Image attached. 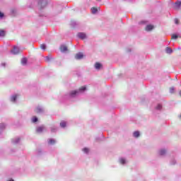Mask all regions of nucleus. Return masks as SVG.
<instances>
[{"label": "nucleus", "mask_w": 181, "mask_h": 181, "mask_svg": "<svg viewBox=\"0 0 181 181\" xmlns=\"http://www.w3.org/2000/svg\"><path fill=\"white\" fill-rule=\"evenodd\" d=\"M86 90H87V88H86V86H82L78 90H72L69 94L65 95L64 98V100H70V98H74L75 97H77L78 94L84 93Z\"/></svg>", "instance_id": "nucleus-1"}, {"label": "nucleus", "mask_w": 181, "mask_h": 181, "mask_svg": "<svg viewBox=\"0 0 181 181\" xmlns=\"http://www.w3.org/2000/svg\"><path fill=\"white\" fill-rule=\"evenodd\" d=\"M47 5V0H38V8L40 9H43V8H46Z\"/></svg>", "instance_id": "nucleus-2"}, {"label": "nucleus", "mask_w": 181, "mask_h": 181, "mask_svg": "<svg viewBox=\"0 0 181 181\" xmlns=\"http://www.w3.org/2000/svg\"><path fill=\"white\" fill-rule=\"evenodd\" d=\"M45 129H46V127L45 126H40L38 127H37L36 129V132H37V134H42V132H43V131H45Z\"/></svg>", "instance_id": "nucleus-3"}, {"label": "nucleus", "mask_w": 181, "mask_h": 181, "mask_svg": "<svg viewBox=\"0 0 181 181\" xmlns=\"http://www.w3.org/2000/svg\"><path fill=\"white\" fill-rule=\"evenodd\" d=\"M45 112V109H43V107L38 106L35 108V112H37V114H42Z\"/></svg>", "instance_id": "nucleus-4"}, {"label": "nucleus", "mask_w": 181, "mask_h": 181, "mask_svg": "<svg viewBox=\"0 0 181 181\" xmlns=\"http://www.w3.org/2000/svg\"><path fill=\"white\" fill-rule=\"evenodd\" d=\"M77 36L78 37H79V39H81L82 40L87 38V35L84 33H78L77 34Z\"/></svg>", "instance_id": "nucleus-5"}, {"label": "nucleus", "mask_w": 181, "mask_h": 181, "mask_svg": "<svg viewBox=\"0 0 181 181\" xmlns=\"http://www.w3.org/2000/svg\"><path fill=\"white\" fill-rule=\"evenodd\" d=\"M19 52V47H18L17 46H14L13 49L11 50V53H13V54H18Z\"/></svg>", "instance_id": "nucleus-6"}, {"label": "nucleus", "mask_w": 181, "mask_h": 181, "mask_svg": "<svg viewBox=\"0 0 181 181\" xmlns=\"http://www.w3.org/2000/svg\"><path fill=\"white\" fill-rule=\"evenodd\" d=\"M18 94L12 95L10 98L11 103H16V100H18Z\"/></svg>", "instance_id": "nucleus-7"}, {"label": "nucleus", "mask_w": 181, "mask_h": 181, "mask_svg": "<svg viewBox=\"0 0 181 181\" xmlns=\"http://www.w3.org/2000/svg\"><path fill=\"white\" fill-rule=\"evenodd\" d=\"M11 142L13 144V145H18V144L21 142V138L16 137L11 140Z\"/></svg>", "instance_id": "nucleus-8"}, {"label": "nucleus", "mask_w": 181, "mask_h": 181, "mask_svg": "<svg viewBox=\"0 0 181 181\" xmlns=\"http://www.w3.org/2000/svg\"><path fill=\"white\" fill-rule=\"evenodd\" d=\"M155 28V27L152 25H147L145 28V30H146V32H151V30H153V29Z\"/></svg>", "instance_id": "nucleus-9"}, {"label": "nucleus", "mask_w": 181, "mask_h": 181, "mask_svg": "<svg viewBox=\"0 0 181 181\" xmlns=\"http://www.w3.org/2000/svg\"><path fill=\"white\" fill-rule=\"evenodd\" d=\"M83 57L84 55H83V53L79 52L75 55V59L76 60H81V59H83Z\"/></svg>", "instance_id": "nucleus-10"}, {"label": "nucleus", "mask_w": 181, "mask_h": 181, "mask_svg": "<svg viewBox=\"0 0 181 181\" xmlns=\"http://www.w3.org/2000/svg\"><path fill=\"white\" fill-rule=\"evenodd\" d=\"M158 153L160 156H165L166 155V149L161 148L159 150Z\"/></svg>", "instance_id": "nucleus-11"}, {"label": "nucleus", "mask_w": 181, "mask_h": 181, "mask_svg": "<svg viewBox=\"0 0 181 181\" xmlns=\"http://www.w3.org/2000/svg\"><path fill=\"white\" fill-rule=\"evenodd\" d=\"M60 50L62 53H66V52H67V47H66V45H62L60 47Z\"/></svg>", "instance_id": "nucleus-12"}, {"label": "nucleus", "mask_w": 181, "mask_h": 181, "mask_svg": "<svg viewBox=\"0 0 181 181\" xmlns=\"http://www.w3.org/2000/svg\"><path fill=\"white\" fill-rule=\"evenodd\" d=\"M119 162L121 165H126L127 163V159H125L124 158H119Z\"/></svg>", "instance_id": "nucleus-13"}, {"label": "nucleus", "mask_w": 181, "mask_h": 181, "mask_svg": "<svg viewBox=\"0 0 181 181\" xmlns=\"http://www.w3.org/2000/svg\"><path fill=\"white\" fill-rule=\"evenodd\" d=\"M180 6H181V2L180 1L175 2V4H174L175 9H180Z\"/></svg>", "instance_id": "nucleus-14"}, {"label": "nucleus", "mask_w": 181, "mask_h": 181, "mask_svg": "<svg viewBox=\"0 0 181 181\" xmlns=\"http://www.w3.org/2000/svg\"><path fill=\"white\" fill-rule=\"evenodd\" d=\"M165 53H167L168 54H172V53H173V50L172 49V48L167 47L165 48Z\"/></svg>", "instance_id": "nucleus-15"}, {"label": "nucleus", "mask_w": 181, "mask_h": 181, "mask_svg": "<svg viewBox=\"0 0 181 181\" xmlns=\"http://www.w3.org/2000/svg\"><path fill=\"white\" fill-rule=\"evenodd\" d=\"M101 67H103V65H102L100 63L96 62V63L95 64V69L96 70H100V69H101Z\"/></svg>", "instance_id": "nucleus-16"}, {"label": "nucleus", "mask_w": 181, "mask_h": 181, "mask_svg": "<svg viewBox=\"0 0 181 181\" xmlns=\"http://www.w3.org/2000/svg\"><path fill=\"white\" fill-rule=\"evenodd\" d=\"M48 144L49 145H54V144H56V140H54V139H49Z\"/></svg>", "instance_id": "nucleus-17"}, {"label": "nucleus", "mask_w": 181, "mask_h": 181, "mask_svg": "<svg viewBox=\"0 0 181 181\" xmlns=\"http://www.w3.org/2000/svg\"><path fill=\"white\" fill-rule=\"evenodd\" d=\"M155 110H156V111H162V104H158L156 106Z\"/></svg>", "instance_id": "nucleus-18"}, {"label": "nucleus", "mask_w": 181, "mask_h": 181, "mask_svg": "<svg viewBox=\"0 0 181 181\" xmlns=\"http://www.w3.org/2000/svg\"><path fill=\"white\" fill-rule=\"evenodd\" d=\"M140 135H141V134H140V133H139V131L134 132L133 133V136H134V138H139Z\"/></svg>", "instance_id": "nucleus-19"}, {"label": "nucleus", "mask_w": 181, "mask_h": 181, "mask_svg": "<svg viewBox=\"0 0 181 181\" xmlns=\"http://www.w3.org/2000/svg\"><path fill=\"white\" fill-rule=\"evenodd\" d=\"M26 63H28V59L26 58H23L21 59V64L23 66H26Z\"/></svg>", "instance_id": "nucleus-20"}, {"label": "nucleus", "mask_w": 181, "mask_h": 181, "mask_svg": "<svg viewBox=\"0 0 181 181\" xmlns=\"http://www.w3.org/2000/svg\"><path fill=\"white\" fill-rule=\"evenodd\" d=\"M6 35V33L4 30H0V37H4Z\"/></svg>", "instance_id": "nucleus-21"}, {"label": "nucleus", "mask_w": 181, "mask_h": 181, "mask_svg": "<svg viewBox=\"0 0 181 181\" xmlns=\"http://www.w3.org/2000/svg\"><path fill=\"white\" fill-rule=\"evenodd\" d=\"M66 123L64 121L61 122L60 127L61 128H66Z\"/></svg>", "instance_id": "nucleus-22"}, {"label": "nucleus", "mask_w": 181, "mask_h": 181, "mask_svg": "<svg viewBox=\"0 0 181 181\" xmlns=\"http://www.w3.org/2000/svg\"><path fill=\"white\" fill-rule=\"evenodd\" d=\"M51 132H57V128L56 126L51 127Z\"/></svg>", "instance_id": "nucleus-23"}, {"label": "nucleus", "mask_w": 181, "mask_h": 181, "mask_svg": "<svg viewBox=\"0 0 181 181\" xmlns=\"http://www.w3.org/2000/svg\"><path fill=\"white\" fill-rule=\"evenodd\" d=\"M98 11V10L95 7H93V8H91V13H93V14L97 13Z\"/></svg>", "instance_id": "nucleus-24"}, {"label": "nucleus", "mask_w": 181, "mask_h": 181, "mask_svg": "<svg viewBox=\"0 0 181 181\" xmlns=\"http://www.w3.org/2000/svg\"><path fill=\"white\" fill-rule=\"evenodd\" d=\"M31 121H32V122L35 123L37 121H38V119H37V117H33L32 119H31Z\"/></svg>", "instance_id": "nucleus-25"}, {"label": "nucleus", "mask_w": 181, "mask_h": 181, "mask_svg": "<svg viewBox=\"0 0 181 181\" xmlns=\"http://www.w3.org/2000/svg\"><path fill=\"white\" fill-rule=\"evenodd\" d=\"M40 47H41V49H42V50H46V45L42 44V45H40Z\"/></svg>", "instance_id": "nucleus-26"}, {"label": "nucleus", "mask_w": 181, "mask_h": 181, "mask_svg": "<svg viewBox=\"0 0 181 181\" xmlns=\"http://www.w3.org/2000/svg\"><path fill=\"white\" fill-rule=\"evenodd\" d=\"M83 151L84 152V153H88V152H90V150L87 148H84L83 149Z\"/></svg>", "instance_id": "nucleus-27"}, {"label": "nucleus", "mask_w": 181, "mask_h": 181, "mask_svg": "<svg viewBox=\"0 0 181 181\" xmlns=\"http://www.w3.org/2000/svg\"><path fill=\"white\" fill-rule=\"evenodd\" d=\"M177 37H179V36L176 34H173L172 35V39L176 40V39H177Z\"/></svg>", "instance_id": "nucleus-28"}, {"label": "nucleus", "mask_w": 181, "mask_h": 181, "mask_svg": "<svg viewBox=\"0 0 181 181\" xmlns=\"http://www.w3.org/2000/svg\"><path fill=\"white\" fill-rule=\"evenodd\" d=\"M5 14L0 11V19H4Z\"/></svg>", "instance_id": "nucleus-29"}, {"label": "nucleus", "mask_w": 181, "mask_h": 181, "mask_svg": "<svg viewBox=\"0 0 181 181\" xmlns=\"http://www.w3.org/2000/svg\"><path fill=\"white\" fill-rule=\"evenodd\" d=\"M170 94H173L175 93V88H170Z\"/></svg>", "instance_id": "nucleus-30"}, {"label": "nucleus", "mask_w": 181, "mask_h": 181, "mask_svg": "<svg viewBox=\"0 0 181 181\" xmlns=\"http://www.w3.org/2000/svg\"><path fill=\"white\" fill-rule=\"evenodd\" d=\"M50 59H52L50 57H49V56H47L46 57H45V60H46V62H50Z\"/></svg>", "instance_id": "nucleus-31"}, {"label": "nucleus", "mask_w": 181, "mask_h": 181, "mask_svg": "<svg viewBox=\"0 0 181 181\" xmlns=\"http://www.w3.org/2000/svg\"><path fill=\"white\" fill-rule=\"evenodd\" d=\"M175 25H179V20L177 18L175 19Z\"/></svg>", "instance_id": "nucleus-32"}, {"label": "nucleus", "mask_w": 181, "mask_h": 181, "mask_svg": "<svg viewBox=\"0 0 181 181\" xmlns=\"http://www.w3.org/2000/svg\"><path fill=\"white\" fill-rule=\"evenodd\" d=\"M1 67H6V63L3 62V63L1 64Z\"/></svg>", "instance_id": "nucleus-33"}, {"label": "nucleus", "mask_w": 181, "mask_h": 181, "mask_svg": "<svg viewBox=\"0 0 181 181\" xmlns=\"http://www.w3.org/2000/svg\"><path fill=\"white\" fill-rule=\"evenodd\" d=\"M170 163H171L172 165H175V164H176V160H173L170 162Z\"/></svg>", "instance_id": "nucleus-34"}, {"label": "nucleus", "mask_w": 181, "mask_h": 181, "mask_svg": "<svg viewBox=\"0 0 181 181\" xmlns=\"http://www.w3.org/2000/svg\"><path fill=\"white\" fill-rule=\"evenodd\" d=\"M180 119H181V113H180Z\"/></svg>", "instance_id": "nucleus-35"}, {"label": "nucleus", "mask_w": 181, "mask_h": 181, "mask_svg": "<svg viewBox=\"0 0 181 181\" xmlns=\"http://www.w3.org/2000/svg\"><path fill=\"white\" fill-rule=\"evenodd\" d=\"M141 23H144V21H141Z\"/></svg>", "instance_id": "nucleus-36"}]
</instances>
